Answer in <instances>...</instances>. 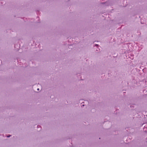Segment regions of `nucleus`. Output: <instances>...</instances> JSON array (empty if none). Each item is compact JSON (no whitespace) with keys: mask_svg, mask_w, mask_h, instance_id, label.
Wrapping results in <instances>:
<instances>
[{"mask_svg":"<svg viewBox=\"0 0 147 147\" xmlns=\"http://www.w3.org/2000/svg\"><path fill=\"white\" fill-rule=\"evenodd\" d=\"M10 136H11V135H9V136H7V137H10Z\"/></svg>","mask_w":147,"mask_h":147,"instance_id":"f257e3e1","label":"nucleus"},{"mask_svg":"<svg viewBox=\"0 0 147 147\" xmlns=\"http://www.w3.org/2000/svg\"><path fill=\"white\" fill-rule=\"evenodd\" d=\"M98 45H97V44H96V45H95V46H98Z\"/></svg>","mask_w":147,"mask_h":147,"instance_id":"f03ea898","label":"nucleus"},{"mask_svg":"<svg viewBox=\"0 0 147 147\" xmlns=\"http://www.w3.org/2000/svg\"><path fill=\"white\" fill-rule=\"evenodd\" d=\"M37 90H39V88L37 89Z\"/></svg>","mask_w":147,"mask_h":147,"instance_id":"7ed1b4c3","label":"nucleus"},{"mask_svg":"<svg viewBox=\"0 0 147 147\" xmlns=\"http://www.w3.org/2000/svg\"><path fill=\"white\" fill-rule=\"evenodd\" d=\"M82 106H84V105H82Z\"/></svg>","mask_w":147,"mask_h":147,"instance_id":"20e7f679","label":"nucleus"}]
</instances>
